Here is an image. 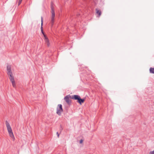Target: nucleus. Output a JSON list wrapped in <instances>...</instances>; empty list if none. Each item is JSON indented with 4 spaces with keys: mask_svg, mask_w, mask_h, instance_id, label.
<instances>
[{
    "mask_svg": "<svg viewBox=\"0 0 154 154\" xmlns=\"http://www.w3.org/2000/svg\"><path fill=\"white\" fill-rule=\"evenodd\" d=\"M57 113L59 116H60L61 113L63 111V109L61 104H58L57 106L56 109Z\"/></svg>",
    "mask_w": 154,
    "mask_h": 154,
    "instance_id": "39448f33",
    "label": "nucleus"
},
{
    "mask_svg": "<svg viewBox=\"0 0 154 154\" xmlns=\"http://www.w3.org/2000/svg\"><path fill=\"white\" fill-rule=\"evenodd\" d=\"M7 74L10 81L11 82L14 88H15L16 87V84L14 81V77L11 71V65H7Z\"/></svg>",
    "mask_w": 154,
    "mask_h": 154,
    "instance_id": "f257e3e1",
    "label": "nucleus"
},
{
    "mask_svg": "<svg viewBox=\"0 0 154 154\" xmlns=\"http://www.w3.org/2000/svg\"><path fill=\"white\" fill-rule=\"evenodd\" d=\"M72 98L75 100H78V102L80 104H81L82 103H83L85 101V99H81L80 97L78 95L73 96L72 97Z\"/></svg>",
    "mask_w": 154,
    "mask_h": 154,
    "instance_id": "20e7f679",
    "label": "nucleus"
},
{
    "mask_svg": "<svg viewBox=\"0 0 154 154\" xmlns=\"http://www.w3.org/2000/svg\"><path fill=\"white\" fill-rule=\"evenodd\" d=\"M5 124L10 137L13 139V140H14L15 139L14 137L9 123L7 121H6Z\"/></svg>",
    "mask_w": 154,
    "mask_h": 154,
    "instance_id": "7ed1b4c3",
    "label": "nucleus"
},
{
    "mask_svg": "<svg viewBox=\"0 0 154 154\" xmlns=\"http://www.w3.org/2000/svg\"><path fill=\"white\" fill-rule=\"evenodd\" d=\"M150 73L154 74V68L151 67L149 69Z\"/></svg>",
    "mask_w": 154,
    "mask_h": 154,
    "instance_id": "1a4fd4ad",
    "label": "nucleus"
},
{
    "mask_svg": "<svg viewBox=\"0 0 154 154\" xmlns=\"http://www.w3.org/2000/svg\"><path fill=\"white\" fill-rule=\"evenodd\" d=\"M71 98L70 96L69 95H67L64 98V100L68 104H70L71 103V101L70 98ZM72 98V97H71Z\"/></svg>",
    "mask_w": 154,
    "mask_h": 154,
    "instance_id": "0eeeda50",
    "label": "nucleus"
},
{
    "mask_svg": "<svg viewBox=\"0 0 154 154\" xmlns=\"http://www.w3.org/2000/svg\"><path fill=\"white\" fill-rule=\"evenodd\" d=\"M22 0H18V5H19L21 4Z\"/></svg>",
    "mask_w": 154,
    "mask_h": 154,
    "instance_id": "9d476101",
    "label": "nucleus"
},
{
    "mask_svg": "<svg viewBox=\"0 0 154 154\" xmlns=\"http://www.w3.org/2000/svg\"><path fill=\"white\" fill-rule=\"evenodd\" d=\"M96 13L98 15V17H99L101 15V11L97 9H96Z\"/></svg>",
    "mask_w": 154,
    "mask_h": 154,
    "instance_id": "6e6552de",
    "label": "nucleus"
},
{
    "mask_svg": "<svg viewBox=\"0 0 154 154\" xmlns=\"http://www.w3.org/2000/svg\"><path fill=\"white\" fill-rule=\"evenodd\" d=\"M149 154H154V150L151 151L149 152Z\"/></svg>",
    "mask_w": 154,
    "mask_h": 154,
    "instance_id": "9b49d317",
    "label": "nucleus"
},
{
    "mask_svg": "<svg viewBox=\"0 0 154 154\" xmlns=\"http://www.w3.org/2000/svg\"><path fill=\"white\" fill-rule=\"evenodd\" d=\"M51 23L52 25H53V23L54 22V18L55 17V13L54 11V8L51 7Z\"/></svg>",
    "mask_w": 154,
    "mask_h": 154,
    "instance_id": "423d86ee",
    "label": "nucleus"
},
{
    "mask_svg": "<svg viewBox=\"0 0 154 154\" xmlns=\"http://www.w3.org/2000/svg\"><path fill=\"white\" fill-rule=\"evenodd\" d=\"M43 24V19L42 17H41V31L42 33L43 34L44 40L45 42V44L47 45V46L48 47H49L50 46V42L48 38L47 37V36L44 34V32L43 31V27L42 26Z\"/></svg>",
    "mask_w": 154,
    "mask_h": 154,
    "instance_id": "f03ea898",
    "label": "nucleus"
},
{
    "mask_svg": "<svg viewBox=\"0 0 154 154\" xmlns=\"http://www.w3.org/2000/svg\"><path fill=\"white\" fill-rule=\"evenodd\" d=\"M57 137H59V134H58V133L57 132Z\"/></svg>",
    "mask_w": 154,
    "mask_h": 154,
    "instance_id": "ddd939ff",
    "label": "nucleus"
},
{
    "mask_svg": "<svg viewBox=\"0 0 154 154\" xmlns=\"http://www.w3.org/2000/svg\"><path fill=\"white\" fill-rule=\"evenodd\" d=\"M83 140H81L80 141V143H82L83 142Z\"/></svg>",
    "mask_w": 154,
    "mask_h": 154,
    "instance_id": "f8f14e48",
    "label": "nucleus"
}]
</instances>
